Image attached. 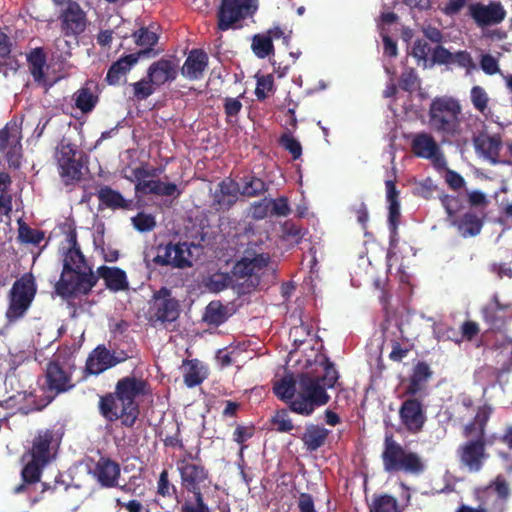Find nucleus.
Returning <instances> with one entry per match:
<instances>
[{
	"mask_svg": "<svg viewBox=\"0 0 512 512\" xmlns=\"http://www.w3.org/2000/svg\"><path fill=\"white\" fill-rule=\"evenodd\" d=\"M26 399V391L23 386L16 388L15 393H11L5 399L2 400V408L14 409L16 412L27 414V411L23 407V403Z\"/></svg>",
	"mask_w": 512,
	"mask_h": 512,
	"instance_id": "nucleus-48",
	"label": "nucleus"
},
{
	"mask_svg": "<svg viewBox=\"0 0 512 512\" xmlns=\"http://www.w3.org/2000/svg\"><path fill=\"white\" fill-rule=\"evenodd\" d=\"M184 368V383L189 388L200 385L208 376L207 369L197 359L187 360Z\"/></svg>",
	"mask_w": 512,
	"mask_h": 512,
	"instance_id": "nucleus-37",
	"label": "nucleus"
},
{
	"mask_svg": "<svg viewBox=\"0 0 512 512\" xmlns=\"http://www.w3.org/2000/svg\"><path fill=\"white\" fill-rule=\"evenodd\" d=\"M381 458L384 470L388 473L404 472L420 475L426 468L422 458L416 452L407 451L394 439L393 435H386Z\"/></svg>",
	"mask_w": 512,
	"mask_h": 512,
	"instance_id": "nucleus-6",
	"label": "nucleus"
},
{
	"mask_svg": "<svg viewBox=\"0 0 512 512\" xmlns=\"http://www.w3.org/2000/svg\"><path fill=\"white\" fill-rule=\"evenodd\" d=\"M411 150L417 157L431 159L439 151V147L432 135L421 132L413 136Z\"/></svg>",
	"mask_w": 512,
	"mask_h": 512,
	"instance_id": "nucleus-34",
	"label": "nucleus"
},
{
	"mask_svg": "<svg viewBox=\"0 0 512 512\" xmlns=\"http://www.w3.org/2000/svg\"><path fill=\"white\" fill-rule=\"evenodd\" d=\"M135 191L142 194H154L157 196H175L179 197L181 191L174 183H164L161 180H148L138 182L135 185Z\"/></svg>",
	"mask_w": 512,
	"mask_h": 512,
	"instance_id": "nucleus-33",
	"label": "nucleus"
},
{
	"mask_svg": "<svg viewBox=\"0 0 512 512\" xmlns=\"http://www.w3.org/2000/svg\"><path fill=\"white\" fill-rule=\"evenodd\" d=\"M27 62L34 81L38 83L45 81L44 68L46 66L47 57L43 48L37 47L32 49L27 55Z\"/></svg>",
	"mask_w": 512,
	"mask_h": 512,
	"instance_id": "nucleus-38",
	"label": "nucleus"
},
{
	"mask_svg": "<svg viewBox=\"0 0 512 512\" xmlns=\"http://www.w3.org/2000/svg\"><path fill=\"white\" fill-rule=\"evenodd\" d=\"M480 67L487 75L500 73L498 60L491 54H482L480 58Z\"/></svg>",
	"mask_w": 512,
	"mask_h": 512,
	"instance_id": "nucleus-64",
	"label": "nucleus"
},
{
	"mask_svg": "<svg viewBox=\"0 0 512 512\" xmlns=\"http://www.w3.org/2000/svg\"><path fill=\"white\" fill-rule=\"evenodd\" d=\"M9 149L5 152V158L10 168L18 169L21 164L22 158V145L21 143L8 145Z\"/></svg>",
	"mask_w": 512,
	"mask_h": 512,
	"instance_id": "nucleus-61",
	"label": "nucleus"
},
{
	"mask_svg": "<svg viewBox=\"0 0 512 512\" xmlns=\"http://www.w3.org/2000/svg\"><path fill=\"white\" fill-rule=\"evenodd\" d=\"M62 441V434L55 429H40L31 440V446L26 452L30 460L21 471L22 484L15 488L20 493L29 485L40 481L43 469L55 459Z\"/></svg>",
	"mask_w": 512,
	"mask_h": 512,
	"instance_id": "nucleus-3",
	"label": "nucleus"
},
{
	"mask_svg": "<svg viewBox=\"0 0 512 512\" xmlns=\"http://www.w3.org/2000/svg\"><path fill=\"white\" fill-rule=\"evenodd\" d=\"M75 106L81 110L83 113L91 112L97 102L98 96L94 95L93 92L88 87L80 88L75 94Z\"/></svg>",
	"mask_w": 512,
	"mask_h": 512,
	"instance_id": "nucleus-45",
	"label": "nucleus"
},
{
	"mask_svg": "<svg viewBox=\"0 0 512 512\" xmlns=\"http://www.w3.org/2000/svg\"><path fill=\"white\" fill-rule=\"evenodd\" d=\"M22 117L14 116L4 128H2V151L8 145H14L15 143H21L22 139Z\"/></svg>",
	"mask_w": 512,
	"mask_h": 512,
	"instance_id": "nucleus-40",
	"label": "nucleus"
},
{
	"mask_svg": "<svg viewBox=\"0 0 512 512\" xmlns=\"http://www.w3.org/2000/svg\"><path fill=\"white\" fill-rule=\"evenodd\" d=\"M158 254L152 259L158 266H171L173 268H187L192 266L191 251L186 242L158 246Z\"/></svg>",
	"mask_w": 512,
	"mask_h": 512,
	"instance_id": "nucleus-14",
	"label": "nucleus"
},
{
	"mask_svg": "<svg viewBox=\"0 0 512 512\" xmlns=\"http://www.w3.org/2000/svg\"><path fill=\"white\" fill-rule=\"evenodd\" d=\"M36 294V285L31 274L17 279L8 294V307L5 313L6 325H11L25 316Z\"/></svg>",
	"mask_w": 512,
	"mask_h": 512,
	"instance_id": "nucleus-9",
	"label": "nucleus"
},
{
	"mask_svg": "<svg viewBox=\"0 0 512 512\" xmlns=\"http://www.w3.org/2000/svg\"><path fill=\"white\" fill-rule=\"evenodd\" d=\"M239 194V184L231 178H226L217 184L212 194L211 206L216 211H228L238 201Z\"/></svg>",
	"mask_w": 512,
	"mask_h": 512,
	"instance_id": "nucleus-20",
	"label": "nucleus"
},
{
	"mask_svg": "<svg viewBox=\"0 0 512 512\" xmlns=\"http://www.w3.org/2000/svg\"><path fill=\"white\" fill-rule=\"evenodd\" d=\"M510 496V486L503 475L496 478L483 490L482 500L490 503L492 512H504L506 502Z\"/></svg>",
	"mask_w": 512,
	"mask_h": 512,
	"instance_id": "nucleus-21",
	"label": "nucleus"
},
{
	"mask_svg": "<svg viewBox=\"0 0 512 512\" xmlns=\"http://www.w3.org/2000/svg\"><path fill=\"white\" fill-rule=\"evenodd\" d=\"M177 469L182 488L192 493L194 498V503L185 500L180 512H210L202 493V489L211 484L210 472L200 461V449L194 454L185 450L183 457L177 461Z\"/></svg>",
	"mask_w": 512,
	"mask_h": 512,
	"instance_id": "nucleus-4",
	"label": "nucleus"
},
{
	"mask_svg": "<svg viewBox=\"0 0 512 512\" xmlns=\"http://www.w3.org/2000/svg\"><path fill=\"white\" fill-rule=\"evenodd\" d=\"M297 383V401L291 403L292 412L302 416H310L317 407L329 402L330 396L314 375L301 373L297 377Z\"/></svg>",
	"mask_w": 512,
	"mask_h": 512,
	"instance_id": "nucleus-7",
	"label": "nucleus"
},
{
	"mask_svg": "<svg viewBox=\"0 0 512 512\" xmlns=\"http://www.w3.org/2000/svg\"><path fill=\"white\" fill-rule=\"evenodd\" d=\"M268 262L269 257L259 254L251 259L242 258L235 263L232 275L236 278L240 294L250 293L260 284V272L266 268Z\"/></svg>",
	"mask_w": 512,
	"mask_h": 512,
	"instance_id": "nucleus-10",
	"label": "nucleus"
},
{
	"mask_svg": "<svg viewBox=\"0 0 512 512\" xmlns=\"http://www.w3.org/2000/svg\"><path fill=\"white\" fill-rule=\"evenodd\" d=\"M251 49L253 53L261 59L274 54V45L271 37L265 33L255 34L252 38Z\"/></svg>",
	"mask_w": 512,
	"mask_h": 512,
	"instance_id": "nucleus-43",
	"label": "nucleus"
},
{
	"mask_svg": "<svg viewBox=\"0 0 512 512\" xmlns=\"http://www.w3.org/2000/svg\"><path fill=\"white\" fill-rule=\"evenodd\" d=\"M274 81L271 75L262 76L257 79L255 95L258 100H265L267 98V92L273 90Z\"/></svg>",
	"mask_w": 512,
	"mask_h": 512,
	"instance_id": "nucleus-59",
	"label": "nucleus"
},
{
	"mask_svg": "<svg viewBox=\"0 0 512 512\" xmlns=\"http://www.w3.org/2000/svg\"><path fill=\"white\" fill-rule=\"evenodd\" d=\"M431 53V47L424 39H417L412 47V56L418 61L427 62L428 55Z\"/></svg>",
	"mask_w": 512,
	"mask_h": 512,
	"instance_id": "nucleus-63",
	"label": "nucleus"
},
{
	"mask_svg": "<svg viewBox=\"0 0 512 512\" xmlns=\"http://www.w3.org/2000/svg\"><path fill=\"white\" fill-rule=\"evenodd\" d=\"M258 10V0H220L216 9V32L243 28L246 19L252 18Z\"/></svg>",
	"mask_w": 512,
	"mask_h": 512,
	"instance_id": "nucleus-8",
	"label": "nucleus"
},
{
	"mask_svg": "<svg viewBox=\"0 0 512 512\" xmlns=\"http://www.w3.org/2000/svg\"><path fill=\"white\" fill-rule=\"evenodd\" d=\"M66 241L69 247L64 254L63 268L60 279L55 285V291L63 299H72L80 295H88L98 283V276L86 263L74 228L69 229Z\"/></svg>",
	"mask_w": 512,
	"mask_h": 512,
	"instance_id": "nucleus-2",
	"label": "nucleus"
},
{
	"mask_svg": "<svg viewBox=\"0 0 512 512\" xmlns=\"http://www.w3.org/2000/svg\"><path fill=\"white\" fill-rule=\"evenodd\" d=\"M177 67L173 59L161 58L149 66L147 76L156 86H161L176 79Z\"/></svg>",
	"mask_w": 512,
	"mask_h": 512,
	"instance_id": "nucleus-26",
	"label": "nucleus"
},
{
	"mask_svg": "<svg viewBox=\"0 0 512 512\" xmlns=\"http://www.w3.org/2000/svg\"><path fill=\"white\" fill-rule=\"evenodd\" d=\"M55 158L59 175L65 185H71L82 179V153L71 143L61 142L56 147Z\"/></svg>",
	"mask_w": 512,
	"mask_h": 512,
	"instance_id": "nucleus-11",
	"label": "nucleus"
},
{
	"mask_svg": "<svg viewBox=\"0 0 512 512\" xmlns=\"http://www.w3.org/2000/svg\"><path fill=\"white\" fill-rule=\"evenodd\" d=\"M90 474L102 488H115L118 487L121 467L118 462L111 458L101 456Z\"/></svg>",
	"mask_w": 512,
	"mask_h": 512,
	"instance_id": "nucleus-19",
	"label": "nucleus"
},
{
	"mask_svg": "<svg viewBox=\"0 0 512 512\" xmlns=\"http://www.w3.org/2000/svg\"><path fill=\"white\" fill-rule=\"evenodd\" d=\"M242 190L240 193L246 197H257L263 195L268 190V184L256 176H246L243 178Z\"/></svg>",
	"mask_w": 512,
	"mask_h": 512,
	"instance_id": "nucleus-44",
	"label": "nucleus"
},
{
	"mask_svg": "<svg viewBox=\"0 0 512 512\" xmlns=\"http://www.w3.org/2000/svg\"><path fill=\"white\" fill-rule=\"evenodd\" d=\"M450 224L457 229L461 237L469 238L480 234L484 220L475 212L468 211L456 217Z\"/></svg>",
	"mask_w": 512,
	"mask_h": 512,
	"instance_id": "nucleus-30",
	"label": "nucleus"
},
{
	"mask_svg": "<svg viewBox=\"0 0 512 512\" xmlns=\"http://www.w3.org/2000/svg\"><path fill=\"white\" fill-rule=\"evenodd\" d=\"M473 143L476 151L489 160L491 164L497 165L499 163H509L508 161H501L499 159L500 151L503 146L502 138L499 134H479L474 137Z\"/></svg>",
	"mask_w": 512,
	"mask_h": 512,
	"instance_id": "nucleus-24",
	"label": "nucleus"
},
{
	"mask_svg": "<svg viewBox=\"0 0 512 512\" xmlns=\"http://www.w3.org/2000/svg\"><path fill=\"white\" fill-rule=\"evenodd\" d=\"M461 111L458 100L446 96L436 97L429 108L430 125L444 137L456 138L462 132Z\"/></svg>",
	"mask_w": 512,
	"mask_h": 512,
	"instance_id": "nucleus-5",
	"label": "nucleus"
},
{
	"mask_svg": "<svg viewBox=\"0 0 512 512\" xmlns=\"http://www.w3.org/2000/svg\"><path fill=\"white\" fill-rule=\"evenodd\" d=\"M370 512H399L397 501L390 495H381L374 498Z\"/></svg>",
	"mask_w": 512,
	"mask_h": 512,
	"instance_id": "nucleus-49",
	"label": "nucleus"
},
{
	"mask_svg": "<svg viewBox=\"0 0 512 512\" xmlns=\"http://www.w3.org/2000/svg\"><path fill=\"white\" fill-rule=\"evenodd\" d=\"M208 55L202 49H193L187 56L181 69L182 75L189 80H199L208 66Z\"/></svg>",
	"mask_w": 512,
	"mask_h": 512,
	"instance_id": "nucleus-27",
	"label": "nucleus"
},
{
	"mask_svg": "<svg viewBox=\"0 0 512 512\" xmlns=\"http://www.w3.org/2000/svg\"><path fill=\"white\" fill-rule=\"evenodd\" d=\"M399 418L409 433L421 432L427 419L423 403L415 396H410L402 402L399 408Z\"/></svg>",
	"mask_w": 512,
	"mask_h": 512,
	"instance_id": "nucleus-15",
	"label": "nucleus"
},
{
	"mask_svg": "<svg viewBox=\"0 0 512 512\" xmlns=\"http://www.w3.org/2000/svg\"><path fill=\"white\" fill-rule=\"evenodd\" d=\"M298 383L293 375H286L280 380L276 381L273 385V393L282 401L289 405L291 410V403L297 401Z\"/></svg>",
	"mask_w": 512,
	"mask_h": 512,
	"instance_id": "nucleus-36",
	"label": "nucleus"
},
{
	"mask_svg": "<svg viewBox=\"0 0 512 512\" xmlns=\"http://www.w3.org/2000/svg\"><path fill=\"white\" fill-rule=\"evenodd\" d=\"M153 298L154 303L152 309L154 313L152 318L161 323L174 322L178 319L180 305L178 300L172 297L171 291L168 288H160L154 293Z\"/></svg>",
	"mask_w": 512,
	"mask_h": 512,
	"instance_id": "nucleus-16",
	"label": "nucleus"
},
{
	"mask_svg": "<svg viewBox=\"0 0 512 512\" xmlns=\"http://www.w3.org/2000/svg\"><path fill=\"white\" fill-rule=\"evenodd\" d=\"M399 88L405 92L413 93L420 88V79L416 70L412 67H407L401 73L398 81Z\"/></svg>",
	"mask_w": 512,
	"mask_h": 512,
	"instance_id": "nucleus-46",
	"label": "nucleus"
},
{
	"mask_svg": "<svg viewBox=\"0 0 512 512\" xmlns=\"http://www.w3.org/2000/svg\"><path fill=\"white\" fill-rule=\"evenodd\" d=\"M432 374L433 372L426 362L419 361L415 364L412 373L409 376L408 385L405 387V395L416 396L423 392L426 389L427 383L432 377Z\"/></svg>",
	"mask_w": 512,
	"mask_h": 512,
	"instance_id": "nucleus-29",
	"label": "nucleus"
},
{
	"mask_svg": "<svg viewBox=\"0 0 512 512\" xmlns=\"http://www.w3.org/2000/svg\"><path fill=\"white\" fill-rule=\"evenodd\" d=\"M177 491L174 484L169 480L168 470L163 469L157 481V494L162 497H170Z\"/></svg>",
	"mask_w": 512,
	"mask_h": 512,
	"instance_id": "nucleus-56",
	"label": "nucleus"
},
{
	"mask_svg": "<svg viewBox=\"0 0 512 512\" xmlns=\"http://www.w3.org/2000/svg\"><path fill=\"white\" fill-rule=\"evenodd\" d=\"M96 276L102 278L105 286L112 292L125 291L129 288L126 272L119 267L102 265L97 268Z\"/></svg>",
	"mask_w": 512,
	"mask_h": 512,
	"instance_id": "nucleus-28",
	"label": "nucleus"
},
{
	"mask_svg": "<svg viewBox=\"0 0 512 512\" xmlns=\"http://www.w3.org/2000/svg\"><path fill=\"white\" fill-rule=\"evenodd\" d=\"M18 240L23 244L39 246L45 239V232L39 229L31 228L22 218L18 219Z\"/></svg>",
	"mask_w": 512,
	"mask_h": 512,
	"instance_id": "nucleus-42",
	"label": "nucleus"
},
{
	"mask_svg": "<svg viewBox=\"0 0 512 512\" xmlns=\"http://www.w3.org/2000/svg\"><path fill=\"white\" fill-rule=\"evenodd\" d=\"M271 211L270 213L279 217H286L291 213V208L288 203V198L280 196L277 199L269 200Z\"/></svg>",
	"mask_w": 512,
	"mask_h": 512,
	"instance_id": "nucleus-58",
	"label": "nucleus"
},
{
	"mask_svg": "<svg viewBox=\"0 0 512 512\" xmlns=\"http://www.w3.org/2000/svg\"><path fill=\"white\" fill-rule=\"evenodd\" d=\"M493 413L491 405L485 403L477 407L475 416L464 425L462 435L467 440L486 442V426Z\"/></svg>",
	"mask_w": 512,
	"mask_h": 512,
	"instance_id": "nucleus-22",
	"label": "nucleus"
},
{
	"mask_svg": "<svg viewBox=\"0 0 512 512\" xmlns=\"http://www.w3.org/2000/svg\"><path fill=\"white\" fill-rule=\"evenodd\" d=\"M480 314L490 330L503 332L512 321V301L504 302L498 293H494L482 306Z\"/></svg>",
	"mask_w": 512,
	"mask_h": 512,
	"instance_id": "nucleus-12",
	"label": "nucleus"
},
{
	"mask_svg": "<svg viewBox=\"0 0 512 512\" xmlns=\"http://www.w3.org/2000/svg\"><path fill=\"white\" fill-rule=\"evenodd\" d=\"M149 54V49H142L137 53H132L120 57L117 61L112 63L109 67L105 81L109 85H119L122 78H125L126 74L131 68L138 62V60Z\"/></svg>",
	"mask_w": 512,
	"mask_h": 512,
	"instance_id": "nucleus-25",
	"label": "nucleus"
},
{
	"mask_svg": "<svg viewBox=\"0 0 512 512\" xmlns=\"http://www.w3.org/2000/svg\"><path fill=\"white\" fill-rule=\"evenodd\" d=\"M390 346L391 352L388 357L393 362H401L411 351V345L409 343H401L398 339H391Z\"/></svg>",
	"mask_w": 512,
	"mask_h": 512,
	"instance_id": "nucleus-54",
	"label": "nucleus"
},
{
	"mask_svg": "<svg viewBox=\"0 0 512 512\" xmlns=\"http://www.w3.org/2000/svg\"><path fill=\"white\" fill-rule=\"evenodd\" d=\"M317 361L323 366V374L315 377L318 378L326 390L334 388L339 379V372L335 368V364L325 355L320 356Z\"/></svg>",
	"mask_w": 512,
	"mask_h": 512,
	"instance_id": "nucleus-41",
	"label": "nucleus"
},
{
	"mask_svg": "<svg viewBox=\"0 0 512 512\" xmlns=\"http://www.w3.org/2000/svg\"><path fill=\"white\" fill-rule=\"evenodd\" d=\"M154 85L155 84L152 83V81H150L148 76L146 78L141 79L140 81L133 83V96L139 101L147 99L150 95L154 93Z\"/></svg>",
	"mask_w": 512,
	"mask_h": 512,
	"instance_id": "nucleus-53",
	"label": "nucleus"
},
{
	"mask_svg": "<svg viewBox=\"0 0 512 512\" xmlns=\"http://www.w3.org/2000/svg\"><path fill=\"white\" fill-rule=\"evenodd\" d=\"M124 360L125 358H117L104 345H99L89 354L85 371L91 375H98Z\"/></svg>",
	"mask_w": 512,
	"mask_h": 512,
	"instance_id": "nucleus-23",
	"label": "nucleus"
},
{
	"mask_svg": "<svg viewBox=\"0 0 512 512\" xmlns=\"http://www.w3.org/2000/svg\"><path fill=\"white\" fill-rule=\"evenodd\" d=\"M452 56V63L457 64L461 68H465L467 72L476 69V64L469 52L462 50L453 53Z\"/></svg>",
	"mask_w": 512,
	"mask_h": 512,
	"instance_id": "nucleus-60",
	"label": "nucleus"
},
{
	"mask_svg": "<svg viewBox=\"0 0 512 512\" xmlns=\"http://www.w3.org/2000/svg\"><path fill=\"white\" fill-rule=\"evenodd\" d=\"M271 423L275 427V429L280 433H288L293 430L294 424L292 420L288 417L287 412L285 410L277 411V413L272 417Z\"/></svg>",
	"mask_w": 512,
	"mask_h": 512,
	"instance_id": "nucleus-57",
	"label": "nucleus"
},
{
	"mask_svg": "<svg viewBox=\"0 0 512 512\" xmlns=\"http://www.w3.org/2000/svg\"><path fill=\"white\" fill-rule=\"evenodd\" d=\"M459 460L470 472H479L488 455L486 453V442L478 440H467L457 450Z\"/></svg>",
	"mask_w": 512,
	"mask_h": 512,
	"instance_id": "nucleus-18",
	"label": "nucleus"
},
{
	"mask_svg": "<svg viewBox=\"0 0 512 512\" xmlns=\"http://www.w3.org/2000/svg\"><path fill=\"white\" fill-rule=\"evenodd\" d=\"M233 275L217 272L212 274L207 282V287L212 292H220L227 289L232 283Z\"/></svg>",
	"mask_w": 512,
	"mask_h": 512,
	"instance_id": "nucleus-51",
	"label": "nucleus"
},
{
	"mask_svg": "<svg viewBox=\"0 0 512 512\" xmlns=\"http://www.w3.org/2000/svg\"><path fill=\"white\" fill-rule=\"evenodd\" d=\"M279 144L291 154L293 160H297L301 157L302 146L300 142L293 137L291 132L287 131L283 133L279 138Z\"/></svg>",
	"mask_w": 512,
	"mask_h": 512,
	"instance_id": "nucleus-50",
	"label": "nucleus"
},
{
	"mask_svg": "<svg viewBox=\"0 0 512 512\" xmlns=\"http://www.w3.org/2000/svg\"><path fill=\"white\" fill-rule=\"evenodd\" d=\"M151 393L150 384L146 379L135 375L122 377L117 381L114 392L100 396V414L110 422L120 419L123 426L131 428L140 415L137 399Z\"/></svg>",
	"mask_w": 512,
	"mask_h": 512,
	"instance_id": "nucleus-1",
	"label": "nucleus"
},
{
	"mask_svg": "<svg viewBox=\"0 0 512 512\" xmlns=\"http://www.w3.org/2000/svg\"><path fill=\"white\" fill-rule=\"evenodd\" d=\"M133 38L138 46L149 49V53L152 51V47L158 42V35L155 31L151 30L150 27H141L133 33Z\"/></svg>",
	"mask_w": 512,
	"mask_h": 512,
	"instance_id": "nucleus-47",
	"label": "nucleus"
},
{
	"mask_svg": "<svg viewBox=\"0 0 512 512\" xmlns=\"http://www.w3.org/2000/svg\"><path fill=\"white\" fill-rule=\"evenodd\" d=\"M468 14L479 27H486L501 23L506 11L500 2H490L488 5L477 2L468 7Z\"/></svg>",
	"mask_w": 512,
	"mask_h": 512,
	"instance_id": "nucleus-17",
	"label": "nucleus"
},
{
	"mask_svg": "<svg viewBox=\"0 0 512 512\" xmlns=\"http://www.w3.org/2000/svg\"><path fill=\"white\" fill-rule=\"evenodd\" d=\"M229 317L228 309L220 301H211L205 308L202 320L210 325L218 327L225 323Z\"/></svg>",
	"mask_w": 512,
	"mask_h": 512,
	"instance_id": "nucleus-39",
	"label": "nucleus"
},
{
	"mask_svg": "<svg viewBox=\"0 0 512 512\" xmlns=\"http://www.w3.org/2000/svg\"><path fill=\"white\" fill-rule=\"evenodd\" d=\"M58 20L61 33L65 37L77 38L85 32L89 25L86 12L74 0H70L66 3V6L61 8Z\"/></svg>",
	"mask_w": 512,
	"mask_h": 512,
	"instance_id": "nucleus-13",
	"label": "nucleus"
},
{
	"mask_svg": "<svg viewBox=\"0 0 512 512\" xmlns=\"http://www.w3.org/2000/svg\"><path fill=\"white\" fill-rule=\"evenodd\" d=\"M133 225L139 232H149L156 227L155 217L144 212L138 213L132 218Z\"/></svg>",
	"mask_w": 512,
	"mask_h": 512,
	"instance_id": "nucleus-55",
	"label": "nucleus"
},
{
	"mask_svg": "<svg viewBox=\"0 0 512 512\" xmlns=\"http://www.w3.org/2000/svg\"><path fill=\"white\" fill-rule=\"evenodd\" d=\"M442 204L447 213V221L450 223L454 220L457 215V212L461 206L460 200L458 197L446 195L442 198Z\"/></svg>",
	"mask_w": 512,
	"mask_h": 512,
	"instance_id": "nucleus-62",
	"label": "nucleus"
},
{
	"mask_svg": "<svg viewBox=\"0 0 512 512\" xmlns=\"http://www.w3.org/2000/svg\"><path fill=\"white\" fill-rule=\"evenodd\" d=\"M470 99L476 110L484 113L488 108L489 97L486 90L481 86H473L470 91Z\"/></svg>",
	"mask_w": 512,
	"mask_h": 512,
	"instance_id": "nucleus-52",
	"label": "nucleus"
},
{
	"mask_svg": "<svg viewBox=\"0 0 512 512\" xmlns=\"http://www.w3.org/2000/svg\"><path fill=\"white\" fill-rule=\"evenodd\" d=\"M97 197L100 204L106 208L117 210V209H130L132 201L126 200L123 195L109 186H102L98 192Z\"/></svg>",
	"mask_w": 512,
	"mask_h": 512,
	"instance_id": "nucleus-35",
	"label": "nucleus"
},
{
	"mask_svg": "<svg viewBox=\"0 0 512 512\" xmlns=\"http://www.w3.org/2000/svg\"><path fill=\"white\" fill-rule=\"evenodd\" d=\"M46 384L50 391L65 392L73 385L70 384V376L57 362H49L46 368Z\"/></svg>",
	"mask_w": 512,
	"mask_h": 512,
	"instance_id": "nucleus-31",
	"label": "nucleus"
},
{
	"mask_svg": "<svg viewBox=\"0 0 512 512\" xmlns=\"http://www.w3.org/2000/svg\"><path fill=\"white\" fill-rule=\"evenodd\" d=\"M330 431L322 425L307 424L301 440L306 451L312 453L323 447L328 439Z\"/></svg>",
	"mask_w": 512,
	"mask_h": 512,
	"instance_id": "nucleus-32",
	"label": "nucleus"
}]
</instances>
